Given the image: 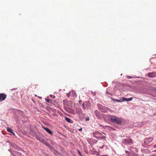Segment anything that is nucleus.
<instances>
[{
    "label": "nucleus",
    "mask_w": 156,
    "mask_h": 156,
    "mask_svg": "<svg viewBox=\"0 0 156 156\" xmlns=\"http://www.w3.org/2000/svg\"><path fill=\"white\" fill-rule=\"evenodd\" d=\"M126 143L127 144H133L132 140L131 139H129V140L127 141Z\"/></svg>",
    "instance_id": "nucleus-9"
},
{
    "label": "nucleus",
    "mask_w": 156,
    "mask_h": 156,
    "mask_svg": "<svg viewBox=\"0 0 156 156\" xmlns=\"http://www.w3.org/2000/svg\"><path fill=\"white\" fill-rule=\"evenodd\" d=\"M12 133L14 135H15V134L12 131V133Z\"/></svg>",
    "instance_id": "nucleus-21"
},
{
    "label": "nucleus",
    "mask_w": 156,
    "mask_h": 156,
    "mask_svg": "<svg viewBox=\"0 0 156 156\" xmlns=\"http://www.w3.org/2000/svg\"><path fill=\"white\" fill-rule=\"evenodd\" d=\"M122 101H131L133 99V98H127L124 97H122Z\"/></svg>",
    "instance_id": "nucleus-8"
},
{
    "label": "nucleus",
    "mask_w": 156,
    "mask_h": 156,
    "mask_svg": "<svg viewBox=\"0 0 156 156\" xmlns=\"http://www.w3.org/2000/svg\"><path fill=\"white\" fill-rule=\"evenodd\" d=\"M67 95L68 97H69V95L68 94H67Z\"/></svg>",
    "instance_id": "nucleus-22"
},
{
    "label": "nucleus",
    "mask_w": 156,
    "mask_h": 156,
    "mask_svg": "<svg viewBox=\"0 0 156 156\" xmlns=\"http://www.w3.org/2000/svg\"><path fill=\"white\" fill-rule=\"evenodd\" d=\"M6 97V95L5 94H0V102L5 100Z\"/></svg>",
    "instance_id": "nucleus-3"
},
{
    "label": "nucleus",
    "mask_w": 156,
    "mask_h": 156,
    "mask_svg": "<svg viewBox=\"0 0 156 156\" xmlns=\"http://www.w3.org/2000/svg\"><path fill=\"white\" fill-rule=\"evenodd\" d=\"M82 106H83V109L84 110H85V107L84 103H83V104H82Z\"/></svg>",
    "instance_id": "nucleus-18"
},
{
    "label": "nucleus",
    "mask_w": 156,
    "mask_h": 156,
    "mask_svg": "<svg viewBox=\"0 0 156 156\" xmlns=\"http://www.w3.org/2000/svg\"><path fill=\"white\" fill-rule=\"evenodd\" d=\"M78 152L80 156H82V154L80 151H78Z\"/></svg>",
    "instance_id": "nucleus-19"
},
{
    "label": "nucleus",
    "mask_w": 156,
    "mask_h": 156,
    "mask_svg": "<svg viewBox=\"0 0 156 156\" xmlns=\"http://www.w3.org/2000/svg\"><path fill=\"white\" fill-rule=\"evenodd\" d=\"M65 119L67 122L70 123L71 120L69 118L65 117Z\"/></svg>",
    "instance_id": "nucleus-11"
},
{
    "label": "nucleus",
    "mask_w": 156,
    "mask_h": 156,
    "mask_svg": "<svg viewBox=\"0 0 156 156\" xmlns=\"http://www.w3.org/2000/svg\"><path fill=\"white\" fill-rule=\"evenodd\" d=\"M38 139L41 142H44V140L42 138H40L39 139Z\"/></svg>",
    "instance_id": "nucleus-15"
},
{
    "label": "nucleus",
    "mask_w": 156,
    "mask_h": 156,
    "mask_svg": "<svg viewBox=\"0 0 156 156\" xmlns=\"http://www.w3.org/2000/svg\"><path fill=\"white\" fill-rule=\"evenodd\" d=\"M155 90L156 91V89H155Z\"/></svg>",
    "instance_id": "nucleus-26"
},
{
    "label": "nucleus",
    "mask_w": 156,
    "mask_h": 156,
    "mask_svg": "<svg viewBox=\"0 0 156 156\" xmlns=\"http://www.w3.org/2000/svg\"><path fill=\"white\" fill-rule=\"evenodd\" d=\"M87 120H89V119H87Z\"/></svg>",
    "instance_id": "nucleus-25"
},
{
    "label": "nucleus",
    "mask_w": 156,
    "mask_h": 156,
    "mask_svg": "<svg viewBox=\"0 0 156 156\" xmlns=\"http://www.w3.org/2000/svg\"><path fill=\"white\" fill-rule=\"evenodd\" d=\"M110 120L118 124H120L122 122V119L115 116L111 115L110 117Z\"/></svg>",
    "instance_id": "nucleus-1"
},
{
    "label": "nucleus",
    "mask_w": 156,
    "mask_h": 156,
    "mask_svg": "<svg viewBox=\"0 0 156 156\" xmlns=\"http://www.w3.org/2000/svg\"><path fill=\"white\" fill-rule=\"evenodd\" d=\"M72 93L73 96H76V94L75 93V92L72 91L71 92V93Z\"/></svg>",
    "instance_id": "nucleus-13"
},
{
    "label": "nucleus",
    "mask_w": 156,
    "mask_h": 156,
    "mask_svg": "<svg viewBox=\"0 0 156 156\" xmlns=\"http://www.w3.org/2000/svg\"><path fill=\"white\" fill-rule=\"evenodd\" d=\"M50 100V99L49 98H47V99H46V101L48 102H49Z\"/></svg>",
    "instance_id": "nucleus-16"
},
{
    "label": "nucleus",
    "mask_w": 156,
    "mask_h": 156,
    "mask_svg": "<svg viewBox=\"0 0 156 156\" xmlns=\"http://www.w3.org/2000/svg\"><path fill=\"white\" fill-rule=\"evenodd\" d=\"M50 97L53 98H55V96L54 95H50Z\"/></svg>",
    "instance_id": "nucleus-17"
},
{
    "label": "nucleus",
    "mask_w": 156,
    "mask_h": 156,
    "mask_svg": "<svg viewBox=\"0 0 156 156\" xmlns=\"http://www.w3.org/2000/svg\"><path fill=\"white\" fill-rule=\"evenodd\" d=\"M153 137H151V138L147 139L145 140L144 143L146 144H148L152 142L153 140Z\"/></svg>",
    "instance_id": "nucleus-4"
},
{
    "label": "nucleus",
    "mask_w": 156,
    "mask_h": 156,
    "mask_svg": "<svg viewBox=\"0 0 156 156\" xmlns=\"http://www.w3.org/2000/svg\"><path fill=\"white\" fill-rule=\"evenodd\" d=\"M82 129H79V130L80 131V130H82Z\"/></svg>",
    "instance_id": "nucleus-23"
},
{
    "label": "nucleus",
    "mask_w": 156,
    "mask_h": 156,
    "mask_svg": "<svg viewBox=\"0 0 156 156\" xmlns=\"http://www.w3.org/2000/svg\"><path fill=\"white\" fill-rule=\"evenodd\" d=\"M95 114L97 116L99 117L100 116V114L99 112L97 110H96L94 112Z\"/></svg>",
    "instance_id": "nucleus-10"
},
{
    "label": "nucleus",
    "mask_w": 156,
    "mask_h": 156,
    "mask_svg": "<svg viewBox=\"0 0 156 156\" xmlns=\"http://www.w3.org/2000/svg\"><path fill=\"white\" fill-rule=\"evenodd\" d=\"M148 75L150 77H156V73H148Z\"/></svg>",
    "instance_id": "nucleus-5"
},
{
    "label": "nucleus",
    "mask_w": 156,
    "mask_h": 156,
    "mask_svg": "<svg viewBox=\"0 0 156 156\" xmlns=\"http://www.w3.org/2000/svg\"><path fill=\"white\" fill-rule=\"evenodd\" d=\"M121 100H115V101H116L117 102H122V101H122V98H121Z\"/></svg>",
    "instance_id": "nucleus-14"
},
{
    "label": "nucleus",
    "mask_w": 156,
    "mask_h": 156,
    "mask_svg": "<svg viewBox=\"0 0 156 156\" xmlns=\"http://www.w3.org/2000/svg\"><path fill=\"white\" fill-rule=\"evenodd\" d=\"M131 78V77L130 76H128L127 77V78H129H129Z\"/></svg>",
    "instance_id": "nucleus-20"
},
{
    "label": "nucleus",
    "mask_w": 156,
    "mask_h": 156,
    "mask_svg": "<svg viewBox=\"0 0 156 156\" xmlns=\"http://www.w3.org/2000/svg\"><path fill=\"white\" fill-rule=\"evenodd\" d=\"M43 128L45 129L48 133L50 134L51 135L52 134V133L51 131L48 128H45V127H43Z\"/></svg>",
    "instance_id": "nucleus-7"
},
{
    "label": "nucleus",
    "mask_w": 156,
    "mask_h": 156,
    "mask_svg": "<svg viewBox=\"0 0 156 156\" xmlns=\"http://www.w3.org/2000/svg\"><path fill=\"white\" fill-rule=\"evenodd\" d=\"M76 112L79 115H81L83 111L81 108H77L76 109Z\"/></svg>",
    "instance_id": "nucleus-6"
},
{
    "label": "nucleus",
    "mask_w": 156,
    "mask_h": 156,
    "mask_svg": "<svg viewBox=\"0 0 156 156\" xmlns=\"http://www.w3.org/2000/svg\"><path fill=\"white\" fill-rule=\"evenodd\" d=\"M7 131L9 133H12V129L8 127L7 128Z\"/></svg>",
    "instance_id": "nucleus-12"
},
{
    "label": "nucleus",
    "mask_w": 156,
    "mask_h": 156,
    "mask_svg": "<svg viewBox=\"0 0 156 156\" xmlns=\"http://www.w3.org/2000/svg\"><path fill=\"white\" fill-rule=\"evenodd\" d=\"M102 135V133L98 132H94L93 133V136L96 137L98 139L100 138V136Z\"/></svg>",
    "instance_id": "nucleus-2"
},
{
    "label": "nucleus",
    "mask_w": 156,
    "mask_h": 156,
    "mask_svg": "<svg viewBox=\"0 0 156 156\" xmlns=\"http://www.w3.org/2000/svg\"><path fill=\"white\" fill-rule=\"evenodd\" d=\"M154 147H156V145H154Z\"/></svg>",
    "instance_id": "nucleus-24"
}]
</instances>
